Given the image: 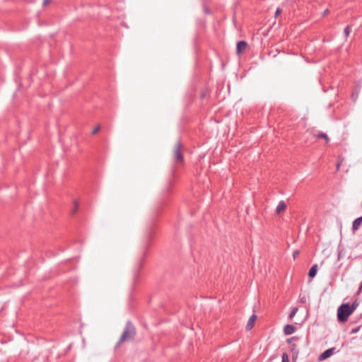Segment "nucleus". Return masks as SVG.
<instances>
[{"instance_id": "obj_22", "label": "nucleus", "mask_w": 362, "mask_h": 362, "mask_svg": "<svg viewBox=\"0 0 362 362\" xmlns=\"http://www.w3.org/2000/svg\"><path fill=\"white\" fill-rule=\"evenodd\" d=\"M340 165H341V164H340V163H337L336 164V166H337V170L339 168Z\"/></svg>"}, {"instance_id": "obj_11", "label": "nucleus", "mask_w": 362, "mask_h": 362, "mask_svg": "<svg viewBox=\"0 0 362 362\" xmlns=\"http://www.w3.org/2000/svg\"><path fill=\"white\" fill-rule=\"evenodd\" d=\"M78 206V201L76 199L74 200L73 208L71 209V213L72 215L75 214V213L77 211Z\"/></svg>"}, {"instance_id": "obj_2", "label": "nucleus", "mask_w": 362, "mask_h": 362, "mask_svg": "<svg viewBox=\"0 0 362 362\" xmlns=\"http://www.w3.org/2000/svg\"><path fill=\"white\" fill-rule=\"evenodd\" d=\"M136 334V329L134 326L130 321H127L124 327V329L120 337L119 341L116 346H120L122 343L126 341L132 340Z\"/></svg>"}, {"instance_id": "obj_18", "label": "nucleus", "mask_w": 362, "mask_h": 362, "mask_svg": "<svg viewBox=\"0 0 362 362\" xmlns=\"http://www.w3.org/2000/svg\"><path fill=\"white\" fill-rule=\"evenodd\" d=\"M100 130V126H97L95 128L93 129L92 131V134H95Z\"/></svg>"}, {"instance_id": "obj_4", "label": "nucleus", "mask_w": 362, "mask_h": 362, "mask_svg": "<svg viewBox=\"0 0 362 362\" xmlns=\"http://www.w3.org/2000/svg\"><path fill=\"white\" fill-rule=\"evenodd\" d=\"M335 353H337L335 347L328 349L319 356L318 361H324L332 356Z\"/></svg>"}, {"instance_id": "obj_6", "label": "nucleus", "mask_w": 362, "mask_h": 362, "mask_svg": "<svg viewBox=\"0 0 362 362\" xmlns=\"http://www.w3.org/2000/svg\"><path fill=\"white\" fill-rule=\"evenodd\" d=\"M296 328L292 325H286L284 327V333L285 335H290L292 334L295 331Z\"/></svg>"}, {"instance_id": "obj_13", "label": "nucleus", "mask_w": 362, "mask_h": 362, "mask_svg": "<svg viewBox=\"0 0 362 362\" xmlns=\"http://www.w3.org/2000/svg\"><path fill=\"white\" fill-rule=\"evenodd\" d=\"M351 32V27L350 25H347L344 30V33L346 37L349 36L350 33Z\"/></svg>"}, {"instance_id": "obj_21", "label": "nucleus", "mask_w": 362, "mask_h": 362, "mask_svg": "<svg viewBox=\"0 0 362 362\" xmlns=\"http://www.w3.org/2000/svg\"><path fill=\"white\" fill-rule=\"evenodd\" d=\"M49 1H50V0H44L43 1V5L44 6L47 5Z\"/></svg>"}, {"instance_id": "obj_7", "label": "nucleus", "mask_w": 362, "mask_h": 362, "mask_svg": "<svg viewBox=\"0 0 362 362\" xmlns=\"http://www.w3.org/2000/svg\"><path fill=\"white\" fill-rule=\"evenodd\" d=\"M247 46V44L245 41H239L238 43H237V47H236V49H237V52L238 54L241 53L243 50H244Z\"/></svg>"}, {"instance_id": "obj_23", "label": "nucleus", "mask_w": 362, "mask_h": 362, "mask_svg": "<svg viewBox=\"0 0 362 362\" xmlns=\"http://www.w3.org/2000/svg\"><path fill=\"white\" fill-rule=\"evenodd\" d=\"M362 291V281H361V286L359 287V292Z\"/></svg>"}, {"instance_id": "obj_8", "label": "nucleus", "mask_w": 362, "mask_h": 362, "mask_svg": "<svg viewBox=\"0 0 362 362\" xmlns=\"http://www.w3.org/2000/svg\"><path fill=\"white\" fill-rule=\"evenodd\" d=\"M256 320H257L256 315L253 314L250 316V317L249 318V320L247 323V325H246L247 329H251L253 327Z\"/></svg>"}, {"instance_id": "obj_24", "label": "nucleus", "mask_w": 362, "mask_h": 362, "mask_svg": "<svg viewBox=\"0 0 362 362\" xmlns=\"http://www.w3.org/2000/svg\"><path fill=\"white\" fill-rule=\"evenodd\" d=\"M205 12H206V13H209V9H208V8H205Z\"/></svg>"}, {"instance_id": "obj_16", "label": "nucleus", "mask_w": 362, "mask_h": 362, "mask_svg": "<svg viewBox=\"0 0 362 362\" xmlns=\"http://www.w3.org/2000/svg\"><path fill=\"white\" fill-rule=\"evenodd\" d=\"M358 306V303H356V302L353 303L351 305L349 304V309L350 310H352V313H354V311L356 310V308H357Z\"/></svg>"}, {"instance_id": "obj_12", "label": "nucleus", "mask_w": 362, "mask_h": 362, "mask_svg": "<svg viewBox=\"0 0 362 362\" xmlns=\"http://www.w3.org/2000/svg\"><path fill=\"white\" fill-rule=\"evenodd\" d=\"M317 138H322V139H325L327 141H329V138L327 135V134L325 133H323V132H321V133H319L317 134L316 136H315Z\"/></svg>"}, {"instance_id": "obj_19", "label": "nucleus", "mask_w": 362, "mask_h": 362, "mask_svg": "<svg viewBox=\"0 0 362 362\" xmlns=\"http://www.w3.org/2000/svg\"><path fill=\"white\" fill-rule=\"evenodd\" d=\"M281 13V9L280 8H277L275 12V17H277V16Z\"/></svg>"}, {"instance_id": "obj_9", "label": "nucleus", "mask_w": 362, "mask_h": 362, "mask_svg": "<svg viewBox=\"0 0 362 362\" xmlns=\"http://www.w3.org/2000/svg\"><path fill=\"white\" fill-rule=\"evenodd\" d=\"M361 223H362V216L359 218H357L356 219H355L354 221L353 224H352L353 231L358 230L360 225L361 224Z\"/></svg>"}, {"instance_id": "obj_3", "label": "nucleus", "mask_w": 362, "mask_h": 362, "mask_svg": "<svg viewBox=\"0 0 362 362\" xmlns=\"http://www.w3.org/2000/svg\"><path fill=\"white\" fill-rule=\"evenodd\" d=\"M352 313V310L349 309V303H343L337 309V320L340 322H345Z\"/></svg>"}, {"instance_id": "obj_15", "label": "nucleus", "mask_w": 362, "mask_h": 362, "mask_svg": "<svg viewBox=\"0 0 362 362\" xmlns=\"http://www.w3.org/2000/svg\"><path fill=\"white\" fill-rule=\"evenodd\" d=\"M361 327V325H359V326H358V327H356L353 328V329H351V331L350 334H356L358 332H359V330H360Z\"/></svg>"}, {"instance_id": "obj_14", "label": "nucleus", "mask_w": 362, "mask_h": 362, "mask_svg": "<svg viewBox=\"0 0 362 362\" xmlns=\"http://www.w3.org/2000/svg\"><path fill=\"white\" fill-rule=\"evenodd\" d=\"M298 311V308H294L292 309V310L291 311L290 314H289V318L290 319H292L295 315L296 314Z\"/></svg>"}, {"instance_id": "obj_25", "label": "nucleus", "mask_w": 362, "mask_h": 362, "mask_svg": "<svg viewBox=\"0 0 362 362\" xmlns=\"http://www.w3.org/2000/svg\"><path fill=\"white\" fill-rule=\"evenodd\" d=\"M327 13H328V10H325V11H324V15H325Z\"/></svg>"}, {"instance_id": "obj_1", "label": "nucleus", "mask_w": 362, "mask_h": 362, "mask_svg": "<svg viewBox=\"0 0 362 362\" xmlns=\"http://www.w3.org/2000/svg\"><path fill=\"white\" fill-rule=\"evenodd\" d=\"M182 144L180 140H177L173 147V171L175 170L184 165V157L182 152Z\"/></svg>"}, {"instance_id": "obj_17", "label": "nucleus", "mask_w": 362, "mask_h": 362, "mask_svg": "<svg viewBox=\"0 0 362 362\" xmlns=\"http://www.w3.org/2000/svg\"><path fill=\"white\" fill-rule=\"evenodd\" d=\"M281 362H289L288 356L286 353L282 354V361Z\"/></svg>"}, {"instance_id": "obj_20", "label": "nucleus", "mask_w": 362, "mask_h": 362, "mask_svg": "<svg viewBox=\"0 0 362 362\" xmlns=\"http://www.w3.org/2000/svg\"><path fill=\"white\" fill-rule=\"evenodd\" d=\"M299 255V251L298 250H295L293 253V257L294 259H296L298 255Z\"/></svg>"}, {"instance_id": "obj_10", "label": "nucleus", "mask_w": 362, "mask_h": 362, "mask_svg": "<svg viewBox=\"0 0 362 362\" xmlns=\"http://www.w3.org/2000/svg\"><path fill=\"white\" fill-rule=\"evenodd\" d=\"M317 264H314L310 269L309 272H308V276L310 278H313V277L315 276V275L317 274Z\"/></svg>"}, {"instance_id": "obj_5", "label": "nucleus", "mask_w": 362, "mask_h": 362, "mask_svg": "<svg viewBox=\"0 0 362 362\" xmlns=\"http://www.w3.org/2000/svg\"><path fill=\"white\" fill-rule=\"evenodd\" d=\"M286 209V202L283 200L280 201L275 209V213L276 214H280L282 211H284Z\"/></svg>"}]
</instances>
